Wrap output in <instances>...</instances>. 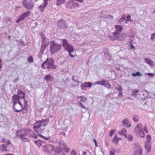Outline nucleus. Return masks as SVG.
<instances>
[{"mask_svg":"<svg viewBox=\"0 0 155 155\" xmlns=\"http://www.w3.org/2000/svg\"><path fill=\"white\" fill-rule=\"evenodd\" d=\"M31 130L29 129H26L23 130H19L16 132V136L21 139V141L23 142H28L30 141L26 137L27 136L31 137Z\"/></svg>","mask_w":155,"mask_h":155,"instance_id":"obj_1","label":"nucleus"},{"mask_svg":"<svg viewBox=\"0 0 155 155\" xmlns=\"http://www.w3.org/2000/svg\"><path fill=\"white\" fill-rule=\"evenodd\" d=\"M63 45L64 49L68 52L71 58H73L76 56V54L74 52V49L73 46L69 44L66 40L63 39Z\"/></svg>","mask_w":155,"mask_h":155,"instance_id":"obj_2","label":"nucleus"},{"mask_svg":"<svg viewBox=\"0 0 155 155\" xmlns=\"http://www.w3.org/2000/svg\"><path fill=\"white\" fill-rule=\"evenodd\" d=\"M54 60L52 58H50L49 60L47 58L46 60L41 65V67L44 69L46 68L48 69H54L56 68L57 67L54 64Z\"/></svg>","mask_w":155,"mask_h":155,"instance_id":"obj_3","label":"nucleus"},{"mask_svg":"<svg viewBox=\"0 0 155 155\" xmlns=\"http://www.w3.org/2000/svg\"><path fill=\"white\" fill-rule=\"evenodd\" d=\"M50 51L51 54H54L58 52L61 49V46L60 44L55 43L53 41L50 44Z\"/></svg>","mask_w":155,"mask_h":155,"instance_id":"obj_4","label":"nucleus"},{"mask_svg":"<svg viewBox=\"0 0 155 155\" xmlns=\"http://www.w3.org/2000/svg\"><path fill=\"white\" fill-rule=\"evenodd\" d=\"M22 4L24 7L28 10H32L34 6V4L32 0H24Z\"/></svg>","mask_w":155,"mask_h":155,"instance_id":"obj_5","label":"nucleus"},{"mask_svg":"<svg viewBox=\"0 0 155 155\" xmlns=\"http://www.w3.org/2000/svg\"><path fill=\"white\" fill-rule=\"evenodd\" d=\"M54 147L51 145H47L44 146L42 147V150L49 154H51L50 150H54Z\"/></svg>","mask_w":155,"mask_h":155,"instance_id":"obj_6","label":"nucleus"},{"mask_svg":"<svg viewBox=\"0 0 155 155\" xmlns=\"http://www.w3.org/2000/svg\"><path fill=\"white\" fill-rule=\"evenodd\" d=\"M49 121V119H42L41 120H39L36 122V124H38L42 127H45L47 125Z\"/></svg>","mask_w":155,"mask_h":155,"instance_id":"obj_7","label":"nucleus"},{"mask_svg":"<svg viewBox=\"0 0 155 155\" xmlns=\"http://www.w3.org/2000/svg\"><path fill=\"white\" fill-rule=\"evenodd\" d=\"M34 131L38 134V135L40 136V135H41L40 134L44 130L43 127H42L38 124H36L35 123L34 126Z\"/></svg>","mask_w":155,"mask_h":155,"instance_id":"obj_8","label":"nucleus"},{"mask_svg":"<svg viewBox=\"0 0 155 155\" xmlns=\"http://www.w3.org/2000/svg\"><path fill=\"white\" fill-rule=\"evenodd\" d=\"M59 145L61 148H63V150L65 152L68 153L69 152L70 149L64 141H61L59 142Z\"/></svg>","mask_w":155,"mask_h":155,"instance_id":"obj_9","label":"nucleus"},{"mask_svg":"<svg viewBox=\"0 0 155 155\" xmlns=\"http://www.w3.org/2000/svg\"><path fill=\"white\" fill-rule=\"evenodd\" d=\"M78 99L80 98V101L79 102V104L80 106L83 108L85 109L86 110H87V109L81 103V101L85 102L87 101V98L85 97L80 96L78 97Z\"/></svg>","mask_w":155,"mask_h":155,"instance_id":"obj_10","label":"nucleus"},{"mask_svg":"<svg viewBox=\"0 0 155 155\" xmlns=\"http://www.w3.org/2000/svg\"><path fill=\"white\" fill-rule=\"evenodd\" d=\"M135 148L136 150L134 153V155H142V150L139 144L135 145Z\"/></svg>","mask_w":155,"mask_h":155,"instance_id":"obj_11","label":"nucleus"},{"mask_svg":"<svg viewBox=\"0 0 155 155\" xmlns=\"http://www.w3.org/2000/svg\"><path fill=\"white\" fill-rule=\"evenodd\" d=\"M62 148L60 147L56 149H55L54 147L53 151H54L55 154L53 155H65V153L62 151Z\"/></svg>","mask_w":155,"mask_h":155,"instance_id":"obj_12","label":"nucleus"},{"mask_svg":"<svg viewBox=\"0 0 155 155\" xmlns=\"http://www.w3.org/2000/svg\"><path fill=\"white\" fill-rule=\"evenodd\" d=\"M58 26L62 29H64L67 28L65 22L63 20L59 21L58 22Z\"/></svg>","mask_w":155,"mask_h":155,"instance_id":"obj_13","label":"nucleus"},{"mask_svg":"<svg viewBox=\"0 0 155 155\" xmlns=\"http://www.w3.org/2000/svg\"><path fill=\"white\" fill-rule=\"evenodd\" d=\"M142 130V124H138L135 127L134 131L136 134H137L138 133H139Z\"/></svg>","mask_w":155,"mask_h":155,"instance_id":"obj_14","label":"nucleus"},{"mask_svg":"<svg viewBox=\"0 0 155 155\" xmlns=\"http://www.w3.org/2000/svg\"><path fill=\"white\" fill-rule=\"evenodd\" d=\"M48 4L47 0H44L43 3L41 4L39 7L38 9L41 12H43L44 9L45 8L46 6Z\"/></svg>","mask_w":155,"mask_h":155,"instance_id":"obj_15","label":"nucleus"},{"mask_svg":"<svg viewBox=\"0 0 155 155\" xmlns=\"http://www.w3.org/2000/svg\"><path fill=\"white\" fill-rule=\"evenodd\" d=\"M115 28L116 29V31L114 32V35H119L120 32L122 29V27L120 25H116L115 26Z\"/></svg>","mask_w":155,"mask_h":155,"instance_id":"obj_16","label":"nucleus"},{"mask_svg":"<svg viewBox=\"0 0 155 155\" xmlns=\"http://www.w3.org/2000/svg\"><path fill=\"white\" fill-rule=\"evenodd\" d=\"M19 96L18 95H16L15 94L12 97V101L14 103L13 106L15 108V106L17 105L18 100L19 99Z\"/></svg>","mask_w":155,"mask_h":155,"instance_id":"obj_17","label":"nucleus"},{"mask_svg":"<svg viewBox=\"0 0 155 155\" xmlns=\"http://www.w3.org/2000/svg\"><path fill=\"white\" fill-rule=\"evenodd\" d=\"M54 79V78L53 76L50 74L46 75L43 78V79L47 82H51Z\"/></svg>","mask_w":155,"mask_h":155,"instance_id":"obj_18","label":"nucleus"},{"mask_svg":"<svg viewBox=\"0 0 155 155\" xmlns=\"http://www.w3.org/2000/svg\"><path fill=\"white\" fill-rule=\"evenodd\" d=\"M15 108L13 106V109L16 112H19L21 111L22 110V108L20 105H18L17 103V105L15 106Z\"/></svg>","mask_w":155,"mask_h":155,"instance_id":"obj_19","label":"nucleus"},{"mask_svg":"<svg viewBox=\"0 0 155 155\" xmlns=\"http://www.w3.org/2000/svg\"><path fill=\"white\" fill-rule=\"evenodd\" d=\"M144 61L147 63L152 66H153L154 65L153 61L150 59L148 58H145L144 59Z\"/></svg>","mask_w":155,"mask_h":155,"instance_id":"obj_20","label":"nucleus"},{"mask_svg":"<svg viewBox=\"0 0 155 155\" xmlns=\"http://www.w3.org/2000/svg\"><path fill=\"white\" fill-rule=\"evenodd\" d=\"M66 8L71 9L73 8V1H68L65 4Z\"/></svg>","mask_w":155,"mask_h":155,"instance_id":"obj_21","label":"nucleus"},{"mask_svg":"<svg viewBox=\"0 0 155 155\" xmlns=\"http://www.w3.org/2000/svg\"><path fill=\"white\" fill-rule=\"evenodd\" d=\"M20 94H22V95H21V98H22L24 100V102H25L24 104V107H27V102L25 100V94L24 92H23L21 91H20Z\"/></svg>","mask_w":155,"mask_h":155,"instance_id":"obj_22","label":"nucleus"},{"mask_svg":"<svg viewBox=\"0 0 155 155\" xmlns=\"http://www.w3.org/2000/svg\"><path fill=\"white\" fill-rule=\"evenodd\" d=\"M47 46V45L46 44V43H42L41 44V47L40 51V53L42 54L43 53L45 49Z\"/></svg>","mask_w":155,"mask_h":155,"instance_id":"obj_23","label":"nucleus"},{"mask_svg":"<svg viewBox=\"0 0 155 155\" xmlns=\"http://www.w3.org/2000/svg\"><path fill=\"white\" fill-rule=\"evenodd\" d=\"M144 147L148 152L150 151L151 148L150 143H145Z\"/></svg>","mask_w":155,"mask_h":155,"instance_id":"obj_24","label":"nucleus"},{"mask_svg":"<svg viewBox=\"0 0 155 155\" xmlns=\"http://www.w3.org/2000/svg\"><path fill=\"white\" fill-rule=\"evenodd\" d=\"M8 145H5L3 144L0 147V150L2 152H6L8 151L7 149V146Z\"/></svg>","mask_w":155,"mask_h":155,"instance_id":"obj_25","label":"nucleus"},{"mask_svg":"<svg viewBox=\"0 0 155 155\" xmlns=\"http://www.w3.org/2000/svg\"><path fill=\"white\" fill-rule=\"evenodd\" d=\"M82 84L83 85V86L85 87H89L90 88L93 85L90 82H85L84 83Z\"/></svg>","mask_w":155,"mask_h":155,"instance_id":"obj_26","label":"nucleus"},{"mask_svg":"<svg viewBox=\"0 0 155 155\" xmlns=\"http://www.w3.org/2000/svg\"><path fill=\"white\" fill-rule=\"evenodd\" d=\"M120 138L117 137L116 135L114 136L113 139V142L116 145H117L118 143V141Z\"/></svg>","mask_w":155,"mask_h":155,"instance_id":"obj_27","label":"nucleus"},{"mask_svg":"<svg viewBox=\"0 0 155 155\" xmlns=\"http://www.w3.org/2000/svg\"><path fill=\"white\" fill-rule=\"evenodd\" d=\"M107 82V81L105 80L101 81H99L96 82L94 83V84H98L104 86L105 83Z\"/></svg>","mask_w":155,"mask_h":155,"instance_id":"obj_28","label":"nucleus"},{"mask_svg":"<svg viewBox=\"0 0 155 155\" xmlns=\"http://www.w3.org/2000/svg\"><path fill=\"white\" fill-rule=\"evenodd\" d=\"M127 131V130L123 129L119 132V134L120 135H124L125 137H127V135L124 133Z\"/></svg>","mask_w":155,"mask_h":155,"instance_id":"obj_29","label":"nucleus"},{"mask_svg":"<svg viewBox=\"0 0 155 155\" xmlns=\"http://www.w3.org/2000/svg\"><path fill=\"white\" fill-rule=\"evenodd\" d=\"M25 18L23 15V14L21 15L19 17L18 19L16 21L17 23H19L21 21L23 20Z\"/></svg>","mask_w":155,"mask_h":155,"instance_id":"obj_30","label":"nucleus"},{"mask_svg":"<svg viewBox=\"0 0 155 155\" xmlns=\"http://www.w3.org/2000/svg\"><path fill=\"white\" fill-rule=\"evenodd\" d=\"M65 2V0H57L56 5L59 6L61 4L64 3Z\"/></svg>","mask_w":155,"mask_h":155,"instance_id":"obj_31","label":"nucleus"},{"mask_svg":"<svg viewBox=\"0 0 155 155\" xmlns=\"http://www.w3.org/2000/svg\"><path fill=\"white\" fill-rule=\"evenodd\" d=\"M128 120L127 118L125 119L122 121V123L123 125L124 126H127L126 125L128 124Z\"/></svg>","mask_w":155,"mask_h":155,"instance_id":"obj_32","label":"nucleus"},{"mask_svg":"<svg viewBox=\"0 0 155 155\" xmlns=\"http://www.w3.org/2000/svg\"><path fill=\"white\" fill-rule=\"evenodd\" d=\"M125 15H123L121 17L120 19L118 21V23H120L121 22H123L125 20Z\"/></svg>","mask_w":155,"mask_h":155,"instance_id":"obj_33","label":"nucleus"},{"mask_svg":"<svg viewBox=\"0 0 155 155\" xmlns=\"http://www.w3.org/2000/svg\"><path fill=\"white\" fill-rule=\"evenodd\" d=\"M133 119L134 122H138V121L139 117L137 115H134L133 116Z\"/></svg>","mask_w":155,"mask_h":155,"instance_id":"obj_34","label":"nucleus"},{"mask_svg":"<svg viewBox=\"0 0 155 155\" xmlns=\"http://www.w3.org/2000/svg\"><path fill=\"white\" fill-rule=\"evenodd\" d=\"M40 35L42 38V43H46L45 42V37L44 35L42 33L40 34Z\"/></svg>","mask_w":155,"mask_h":155,"instance_id":"obj_35","label":"nucleus"},{"mask_svg":"<svg viewBox=\"0 0 155 155\" xmlns=\"http://www.w3.org/2000/svg\"><path fill=\"white\" fill-rule=\"evenodd\" d=\"M1 142H4L5 143H6L7 145H8L11 143V142H10V140H6V139L5 138L3 139L2 140Z\"/></svg>","mask_w":155,"mask_h":155,"instance_id":"obj_36","label":"nucleus"},{"mask_svg":"<svg viewBox=\"0 0 155 155\" xmlns=\"http://www.w3.org/2000/svg\"><path fill=\"white\" fill-rule=\"evenodd\" d=\"M132 75L133 77H136L137 76H142V74L140 73L139 71L137 72L136 73H132Z\"/></svg>","mask_w":155,"mask_h":155,"instance_id":"obj_37","label":"nucleus"},{"mask_svg":"<svg viewBox=\"0 0 155 155\" xmlns=\"http://www.w3.org/2000/svg\"><path fill=\"white\" fill-rule=\"evenodd\" d=\"M35 143V144L38 146V147H40L42 145L41 142L38 140H35L34 141Z\"/></svg>","mask_w":155,"mask_h":155,"instance_id":"obj_38","label":"nucleus"},{"mask_svg":"<svg viewBox=\"0 0 155 155\" xmlns=\"http://www.w3.org/2000/svg\"><path fill=\"white\" fill-rule=\"evenodd\" d=\"M146 142L145 143H150V135H148L146 137Z\"/></svg>","mask_w":155,"mask_h":155,"instance_id":"obj_39","label":"nucleus"},{"mask_svg":"<svg viewBox=\"0 0 155 155\" xmlns=\"http://www.w3.org/2000/svg\"><path fill=\"white\" fill-rule=\"evenodd\" d=\"M104 86L108 89H110L111 88V85L108 83L107 81V82L105 83Z\"/></svg>","mask_w":155,"mask_h":155,"instance_id":"obj_40","label":"nucleus"},{"mask_svg":"<svg viewBox=\"0 0 155 155\" xmlns=\"http://www.w3.org/2000/svg\"><path fill=\"white\" fill-rule=\"evenodd\" d=\"M126 138H127L128 140L130 141H132L133 138L132 135L131 134L129 135L128 136H127V137Z\"/></svg>","mask_w":155,"mask_h":155,"instance_id":"obj_41","label":"nucleus"},{"mask_svg":"<svg viewBox=\"0 0 155 155\" xmlns=\"http://www.w3.org/2000/svg\"><path fill=\"white\" fill-rule=\"evenodd\" d=\"M30 14V12L29 11L23 13L24 16L26 18Z\"/></svg>","mask_w":155,"mask_h":155,"instance_id":"obj_42","label":"nucleus"},{"mask_svg":"<svg viewBox=\"0 0 155 155\" xmlns=\"http://www.w3.org/2000/svg\"><path fill=\"white\" fill-rule=\"evenodd\" d=\"M138 91L135 90L132 92V95L133 96H135L137 95V94L138 92Z\"/></svg>","mask_w":155,"mask_h":155,"instance_id":"obj_43","label":"nucleus"},{"mask_svg":"<svg viewBox=\"0 0 155 155\" xmlns=\"http://www.w3.org/2000/svg\"><path fill=\"white\" fill-rule=\"evenodd\" d=\"M73 8H75V7H78L79 6V5L78 3L73 2Z\"/></svg>","mask_w":155,"mask_h":155,"instance_id":"obj_44","label":"nucleus"},{"mask_svg":"<svg viewBox=\"0 0 155 155\" xmlns=\"http://www.w3.org/2000/svg\"><path fill=\"white\" fill-rule=\"evenodd\" d=\"M28 61L31 63L33 62V57L31 56H30L28 58Z\"/></svg>","mask_w":155,"mask_h":155,"instance_id":"obj_45","label":"nucleus"},{"mask_svg":"<svg viewBox=\"0 0 155 155\" xmlns=\"http://www.w3.org/2000/svg\"><path fill=\"white\" fill-rule=\"evenodd\" d=\"M138 133L140 134V136L141 137H144L145 134L143 130Z\"/></svg>","mask_w":155,"mask_h":155,"instance_id":"obj_46","label":"nucleus"},{"mask_svg":"<svg viewBox=\"0 0 155 155\" xmlns=\"http://www.w3.org/2000/svg\"><path fill=\"white\" fill-rule=\"evenodd\" d=\"M116 130L115 129H113L110 132L109 134V136L110 137H112L114 134V133L116 131Z\"/></svg>","mask_w":155,"mask_h":155,"instance_id":"obj_47","label":"nucleus"},{"mask_svg":"<svg viewBox=\"0 0 155 155\" xmlns=\"http://www.w3.org/2000/svg\"><path fill=\"white\" fill-rule=\"evenodd\" d=\"M22 112L23 113H25L27 112V109L24 107L23 108H22Z\"/></svg>","mask_w":155,"mask_h":155,"instance_id":"obj_48","label":"nucleus"},{"mask_svg":"<svg viewBox=\"0 0 155 155\" xmlns=\"http://www.w3.org/2000/svg\"><path fill=\"white\" fill-rule=\"evenodd\" d=\"M40 137H41L44 138L46 140H50V137H44L42 135H40Z\"/></svg>","mask_w":155,"mask_h":155,"instance_id":"obj_49","label":"nucleus"},{"mask_svg":"<svg viewBox=\"0 0 155 155\" xmlns=\"http://www.w3.org/2000/svg\"><path fill=\"white\" fill-rule=\"evenodd\" d=\"M113 16L110 15H107L106 17H105V18H109L110 19H112L113 18Z\"/></svg>","mask_w":155,"mask_h":155,"instance_id":"obj_50","label":"nucleus"},{"mask_svg":"<svg viewBox=\"0 0 155 155\" xmlns=\"http://www.w3.org/2000/svg\"><path fill=\"white\" fill-rule=\"evenodd\" d=\"M155 38V33L151 34L150 39L153 40Z\"/></svg>","mask_w":155,"mask_h":155,"instance_id":"obj_51","label":"nucleus"},{"mask_svg":"<svg viewBox=\"0 0 155 155\" xmlns=\"http://www.w3.org/2000/svg\"><path fill=\"white\" fill-rule=\"evenodd\" d=\"M39 136L38 135H36L34 134H33V135L31 134V137H32L35 138V139H37L38 138V136Z\"/></svg>","mask_w":155,"mask_h":155,"instance_id":"obj_52","label":"nucleus"},{"mask_svg":"<svg viewBox=\"0 0 155 155\" xmlns=\"http://www.w3.org/2000/svg\"><path fill=\"white\" fill-rule=\"evenodd\" d=\"M74 77H75V76H72V81H75V82H77L78 83H80V82L78 80H75L74 79Z\"/></svg>","mask_w":155,"mask_h":155,"instance_id":"obj_53","label":"nucleus"},{"mask_svg":"<svg viewBox=\"0 0 155 155\" xmlns=\"http://www.w3.org/2000/svg\"><path fill=\"white\" fill-rule=\"evenodd\" d=\"M147 75L148 76H150L151 77H153L154 74H153L148 73L147 74Z\"/></svg>","mask_w":155,"mask_h":155,"instance_id":"obj_54","label":"nucleus"},{"mask_svg":"<svg viewBox=\"0 0 155 155\" xmlns=\"http://www.w3.org/2000/svg\"><path fill=\"white\" fill-rule=\"evenodd\" d=\"M130 48L131 49H134L135 48L134 46V45L131 43L130 44Z\"/></svg>","mask_w":155,"mask_h":155,"instance_id":"obj_55","label":"nucleus"},{"mask_svg":"<svg viewBox=\"0 0 155 155\" xmlns=\"http://www.w3.org/2000/svg\"><path fill=\"white\" fill-rule=\"evenodd\" d=\"M17 101L18 102V104L20 105V106H21V107L22 108V105L21 102L19 101V99Z\"/></svg>","mask_w":155,"mask_h":155,"instance_id":"obj_56","label":"nucleus"},{"mask_svg":"<svg viewBox=\"0 0 155 155\" xmlns=\"http://www.w3.org/2000/svg\"><path fill=\"white\" fill-rule=\"evenodd\" d=\"M93 141H94V143H95V146L96 147H97V142L96 141V140L95 139H94Z\"/></svg>","mask_w":155,"mask_h":155,"instance_id":"obj_57","label":"nucleus"},{"mask_svg":"<svg viewBox=\"0 0 155 155\" xmlns=\"http://www.w3.org/2000/svg\"><path fill=\"white\" fill-rule=\"evenodd\" d=\"M143 129H144V131L146 133H148V131L147 130V127L146 126H145L144 127V128H143Z\"/></svg>","mask_w":155,"mask_h":155,"instance_id":"obj_58","label":"nucleus"},{"mask_svg":"<svg viewBox=\"0 0 155 155\" xmlns=\"http://www.w3.org/2000/svg\"><path fill=\"white\" fill-rule=\"evenodd\" d=\"M117 89L120 92H122V88L121 87H119L117 88Z\"/></svg>","mask_w":155,"mask_h":155,"instance_id":"obj_59","label":"nucleus"},{"mask_svg":"<svg viewBox=\"0 0 155 155\" xmlns=\"http://www.w3.org/2000/svg\"><path fill=\"white\" fill-rule=\"evenodd\" d=\"M71 155H76V153L75 151H72L71 153Z\"/></svg>","mask_w":155,"mask_h":155,"instance_id":"obj_60","label":"nucleus"},{"mask_svg":"<svg viewBox=\"0 0 155 155\" xmlns=\"http://www.w3.org/2000/svg\"><path fill=\"white\" fill-rule=\"evenodd\" d=\"M130 16L129 15H128L127 16L126 19L129 21L130 19Z\"/></svg>","mask_w":155,"mask_h":155,"instance_id":"obj_61","label":"nucleus"},{"mask_svg":"<svg viewBox=\"0 0 155 155\" xmlns=\"http://www.w3.org/2000/svg\"><path fill=\"white\" fill-rule=\"evenodd\" d=\"M110 155H115L114 153L112 151H110Z\"/></svg>","mask_w":155,"mask_h":155,"instance_id":"obj_62","label":"nucleus"},{"mask_svg":"<svg viewBox=\"0 0 155 155\" xmlns=\"http://www.w3.org/2000/svg\"><path fill=\"white\" fill-rule=\"evenodd\" d=\"M118 96L120 97H122L123 96L121 92H120L118 94Z\"/></svg>","mask_w":155,"mask_h":155,"instance_id":"obj_63","label":"nucleus"},{"mask_svg":"<svg viewBox=\"0 0 155 155\" xmlns=\"http://www.w3.org/2000/svg\"><path fill=\"white\" fill-rule=\"evenodd\" d=\"M81 89L83 90H85V89L84 88L85 87H84L83 85H82V84H81Z\"/></svg>","mask_w":155,"mask_h":155,"instance_id":"obj_64","label":"nucleus"}]
</instances>
